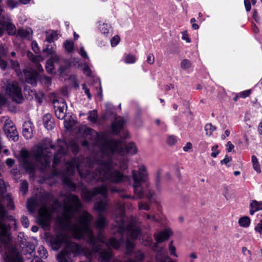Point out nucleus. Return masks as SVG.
<instances>
[{"label":"nucleus","instance_id":"1","mask_svg":"<svg viewBox=\"0 0 262 262\" xmlns=\"http://www.w3.org/2000/svg\"><path fill=\"white\" fill-rule=\"evenodd\" d=\"M108 190L113 193L121 192V189L118 188H108L105 185L91 190L86 187L81 190V197L84 201L90 202L96 197L94 208L99 212L96 226L100 229L97 237L91 228L93 217L87 211H83L76 222H72V218L80 211L82 207L77 195L73 194L66 195L63 203V213L62 217L59 219L61 227L70 231L75 238L85 241L91 247L90 254L101 262L107 261L113 258V253L111 247L118 249L124 243H125L127 254H130L135 248V244L132 240L137 239L141 233L140 227L135 223L131 222L126 225L124 205L118 203L113 217L117 224L114 230L117 232L118 238L112 237L106 241L102 230L107 225L103 213L108 208Z\"/></svg>","mask_w":262,"mask_h":262},{"label":"nucleus","instance_id":"2","mask_svg":"<svg viewBox=\"0 0 262 262\" xmlns=\"http://www.w3.org/2000/svg\"><path fill=\"white\" fill-rule=\"evenodd\" d=\"M84 133L86 141L83 142V145L88 146L92 143L98 146L100 149L99 155L102 161L98 167L101 171L97 173L99 174V178H102V182L108 180L113 183L130 185L134 193L139 199L145 198L151 202L155 193L149 188L148 172L144 165H139L138 170H132L130 176L123 175L118 170L110 174L108 173L110 168H114L117 165V162L112 160L109 153L117 152L120 156L125 153L135 155L137 152L135 144L129 142L125 144L119 140L105 139L92 128H88Z\"/></svg>","mask_w":262,"mask_h":262},{"label":"nucleus","instance_id":"3","mask_svg":"<svg viewBox=\"0 0 262 262\" xmlns=\"http://www.w3.org/2000/svg\"><path fill=\"white\" fill-rule=\"evenodd\" d=\"M88 128L85 129L84 130L83 137L84 139L82 142V145L86 147L89 149L97 147L99 149V152L96 153L95 157L93 160L75 157L70 161H67L66 157L68 154L69 149H70L73 155L76 156L79 151V145L74 141H71L68 144L66 141L58 139L57 140L58 150L54 154L52 165L55 174L57 175L58 173L57 171L55 169L56 165L63 162L66 166V172L68 174H74L76 168L80 177L88 183L92 184L98 181H102V178H99V174L97 173L100 171L98 166L101 163L102 161L101 156L99 155L100 152L99 147L98 146L93 145L92 143H90L88 146H84L83 145V142L86 141L84 132Z\"/></svg>","mask_w":262,"mask_h":262},{"label":"nucleus","instance_id":"4","mask_svg":"<svg viewBox=\"0 0 262 262\" xmlns=\"http://www.w3.org/2000/svg\"><path fill=\"white\" fill-rule=\"evenodd\" d=\"M50 245L55 251L58 250L62 246H64L57 256L58 262H71L72 258L76 256L80 251L79 245L71 242L69 235L63 233L53 236L50 239Z\"/></svg>","mask_w":262,"mask_h":262},{"label":"nucleus","instance_id":"5","mask_svg":"<svg viewBox=\"0 0 262 262\" xmlns=\"http://www.w3.org/2000/svg\"><path fill=\"white\" fill-rule=\"evenodd\" d=\"M4 251H5V262H6L7 256L10 258L11 262H24L17 248L12 244L10 225L0 221V253Z\"/></svg>","mask_w":262,"mask_h":262},{"label":"nucleus","instance_id":"6","mask_svg":"<svg viewBox=\"0 0 262 262\" xmlns=\"http://www.w3.org/2000/svg\"><path fill=\"white\" fill-rule=\"evenodd\" d=\"M47 150L48 148H44L41 146H37L34 150V157L36 161L41 165V171L50 167L52 154Z\"/></svg>","mask_w":262,"mask_h":262},{"label":"nucleus","instance_id":"7","mask_svg":"<svg viewBox=\"0 0 262 262\" xmlns=\"http://www.w3.org/2000/svg\"><path fill=\"white\" fill-rule=\"evenodd\" d=\"M6 92L14 102L17 103L22 102L23 96L21 88L18 82L14 81H7L6 85Z\"/></svg>","mask_w":262,"mask_h":262},{"label":"nucleus","instance_id":"8","mask_svg":"<svg viewBox=\"0 0 262 262\" xmlns=\"http://www.w3.org/2000/svg\"><path fill=\"white\" fill-rule=\"evenodd\" d=\"M171 234V231L169 229H166L163 231L160 232L158 234H155L154 237L156 240V243H152V241L150 238L146 241L144 244L145 246L151 247L154 251H158L159 246L158 243H162L167 240Z\"/></svg>","mask_w":262,"mask_h":262},{"label":"nucleus","instance_id":"9","mask_svg":"<svg viewBox=\"0 0 262 262\" xmlns=\"http://www.w3.org/2000/svg\"><path fill=\"white\" fill-rule=\"evenodd\" d=\"M117 152H113V153H109V155L112 158V160L114 162H117V165L115 166L114 168H110L108 170V173L109 174L112 173L114 172L116 170L119 171L120 172H121L123 175H124L123 173V172L125 171V170H127L128 168V159L126 157L124 156H120L119 159H116L115 158V154Z\"/></svg>","mask_w":262,"mask_h":262},{"label":"nucleus","instance_id":"10","mask_svg":"<svg viewBox=\"0 0 262 262\" xmlns=\"http://www.w3.org/2000/svg\"><path fill=\"white\" fill-rule=\"evenodd\" d=\"M18 241L19 242L20 246L22 248L23 253L26 255H29L28 259L31 258L35 250V245L31 242L27 241L24 237L23 233H20L18 236Z\"/></svg>","mask_w":262,"mask_h":262},{"label":"nucleus","instance_id":"11","mask_svg":"<svg viewBox=\"0 0 262 262\" xmlns=\"http://www.w3.org/2000/svg\"><path fill=\"white\" fill-rule=\"evenodd\" d=\"M4 130L8 138L14 141L18 139L16 127L11 120H7L3 127Z\"/></svg>","mask_w":262,"mask_h":262},{"label":"nucleus","instance_id":"12","mask_svg":"<svg viewBox=\"0 0 262 262\" xmlns=\"http://www.w3.org/2000/svg\"><path fill=\"white\" fill-rule=\"evenodd\" d=\"M5 193V192L0 194V215H1V210L3 209V211L4 212L2 216L0 217V221L2 222H4L3 220L5 219L7 214V211L5 208L4 203H7L8 207L11 209H13L14 208L13 202L12 198L10 197V195L7 194L6 196H4Z\"/></svg>","mask_w":262,"mask_h":262},{"label":"nucleus","instance_id":"13","mask_svg":"<svg viewBox=\"0 0 262 262\" xmlns=\"http://www.w3.org/2000/svg\"><path fill=\"white\" fill-rule=\"evenodd\" d=\"M54 105L55 114L56 116L59 119H63L66 117V113L64 112V107L67 108V105L65 101L61 99V100H53Z\"/></svg>","mask_w":262,"mask_h":262},{"label":"nucleus","instance_id":"14","mask_svg":"<svg viewBox=\"0 0 262 262\" xmlns=\"http://www.w3.org/2000/svg\"><path fill=\"white\" fill-rule=\"evenodd\" d=\"M52 59L58 64V72L60 74H64L71 67V63L69 60L63 59L59 55H54Z\"/></svg>","mask_w":262,"mask_h":262},{"label":"nucleus","instance_id":"15","mask_svg":"<svg viewBox=\"0 0 262 262\" xmlns=\"http://www.w3.org/2000/svg\"><path fill=\"white\" fill-rule=\"evenodd\" d=\"M0 26L6 30L8 33L10 35H14L16 34V28L9 17H0Z\"/></svg>","mask_w":262,"mask_h":262},{"label":"nucleus","instance_id":"16","mask_svg":"<svg viewBox=\"0 0 262 262\" xmlns=\"http://www.w3.org/2000/svg\"><path fill=\"white\" fill-rule=\"evenodd\" d=\"M24 74L26 82L32 85H36L39 76L36 71L32 69L30 70H24Z\"/></svg>","mask_w":262,"mask_h":262},{"label":"nucleus","instance_id":"17","mask_svg":"<svg viewBox=\"0 0 262 262\" xmlns=\"http://www.w3.org/2000/svg\"><path fill=\"white\" fill-rule=\"evenodd\" d=\"M125 123V120L123 118L121 117L116 118L111 124V130L113 133L115 135L119 134L123 129Z\"/></svg>","mask_w":262,"mask_h":262},{"label":"nucleus","instance_id":"18","mask_svg":"<svg viewBox=\"0 0 262 262\" xmlns=\"http://www.w3.org/2000/svg\"><path fill=\"white\" fill-rule=\"evenodd\" d=\"M20 156L23 160L24 166L25 168L31 171L34 170V166L29 160V153L25 149H23L20 151Z\"/></svg>","mask_w":262,"mask_h":262},{"label":"nucleus","instance_id":"19","mask_svg":"<svg viewBox=\"0 0 262 262\" xmlns=\"http://www.w3.org/2000/svg\"><path fill=\"white\" fill-rule=\"evenodd\" d=\"M45 47L42 51V57H48L50 55L53 57L54 55H58L56 54V46L55 43L44 44Z\"/></svg>","mask_w":262,"mask_h":262},{"label":"nucleus","instance_id":"20","mask_svg":"<svg viewBox=\"0 0 262 262\" xmlns=\"http://www.w3.org/2000/svg\"><path fill=\"white\" fill-rule=\"evenodd\" d=\"M43 124L48 130H52L54 127V119L50 114H47L43 117Z\"/></svg>","mask_w":262,"mask_h":262},{"label":"nucleus","instance_id":"21","mask_svg":"<svg viewBox=\"0 0 262 262\" xmlns=\"http://www.w3.org/2000/svg\"><path fill=\"white\" fill-rule=\"evenodd\" d=\"M31 123L30 122H25L23 125V135L26 139H29L32 137Z\"/></svg>","mask_w":262,"mask_h":262},{"label":"nucleus","instance_id":"22","mask_svg":"<svg viewBox=\"0 0 262 262\" xmlns=\"http://www.w3.org/2000/svg\"><path fill=\"white\" fill-rule=\"evenodd\" d=\"M31 33L32 30L30 28L28 29L19 28L16 32V35L17 37L29 39L31 38Z\"/></svg>","mask_w":262,"mask_h":262},{"label":"nucleus","instance_id":"23","mask_svg":"<svg viewBox=\"0 0 262 262\" xmlns=\"http://www.w3.org/2000/svg\"><path fill=\"white\" fill-rule=\"evenodd\" d=\"M57 39L58 34L57 31L52 30L46 32V41L48 43H54V40H57Z\"/></svg>","mask_w":262,"mask_h":262},{"label":"nucleus","instance_id":"24","mask_svg":"<svg viewBox=\"0 0 262 262\" xmlns=\"http://www.w3.org/2000/svg\"><path fill=\"white\" fill-rule=\"evenodd\" d=\"M50 216L48 214H41L38 221L39 224L43 227H47L50 224Z\"/></svg>","mask_w":262,"mask_h":262},{"label":"nucleus","instance_id":"25","mask_svg":"<svg viewBox=\"0 0 262 262\" xmlns=\"http://www.w3.org/2000/svg\"><path fill=\"white\" fill-rule=\"evenodd\" d=\"M156 258L158 262H174L168 256L162 253L161 250L158 251Z\"/></svg>","mask_w":262,"mask_h":262},{"label":"nucleus","instance_id":"26","mask_svg":"<svg viewBox=\"0 0 262 262\" xmlns=\"http://www.w3.org/2000/svg\"><path fill=\"white\" fill-rule=\"evenodd\" d=\"M63 184L68 187L71 191H75L76 189V185L74 183L70 178L64 177L62 180Z\"/></svg>","mask_w":262,"mask_h":262},{"label":"nucleus","instance_id":"27","mask_svg":"<svg viewBox=\"0 0 262 262\" xmlns=\"http://www.w3.org/2000/svg\"><path fill=\"white\" fill-rule=\"evenodd\" d=\"M42 204L46 205L54 198V195L51 192H46L41 194Z\"/></svg>","mask_w":262,"mask_h":262},{"label":"nucleus","instance_id":"28","mask_svg":"<svg viewBox=\"0 0 262 262\" xmlns=\"http://www.w3.org/2000/svg\"><path fill=\"white\" fill-rule=\"evenodd\" d=\"M63 47L67 52L71 53L74 50V42L72 40H67L63 43Z\"/></svg>","mask_w":262,"mask_h":262},{"label":"nucleus","instance_id":"29","mask_svg":"<svg viewBox=\"0 0 262 262\" xmlns=\"http://www.w3.org/2000/svg\"><path fill=\"white\" fill-rule=\"evenodd\" d=\"M98 118V114L96 110L90 111L88 113V120L93 123L96 122Z\"/></svg>","mask_w":262,"mask_h":262},{"label":"nucleus","instance_id":"30","mask_svg":"<svg viewBox=\"0 0 262 262\" xmlns=\"http://www.w3.org/2000/svg\"><path fill=\"white\" fill-rule=\"evenodd\" d=\"M239 225L243 227H248L250 224V219L248 216H244L241 217L238 220Z\"/></svg>","mask_w":262,"mask_h":262},{"label":"nucleus","instance_id":"31","mask_svg":"<svg viewBox=\"0 0 262 262\" xmlns=\"http://www.w3.org/2000/svg\"><path fill=\"white\" fill-rule=\"evenodd\" d=\"M27 57L28 58L32 61L33 63L37 62L40 61V58H42V56L38 55L37 56L34 55L31 52L28 51L27 53Z\"/></svg>","mask_w":262,"mask_h":262},{"label":"nucleus","instance_id":"32","mask_svg":"<svg viewBox=\"0 0 262 262\" xmlns=\"http://www.w3.org/2000/svg\"><path fill=\"white\" fill-rule=\"evenodd\" d=\"M155 187L156 189L159 191H160L161 190L160 170H158L156 174L155 178Z\"/></svg>","mask_w":262,"mask_h":262},{"label":"nucleus","instance_id":"33","mask_svg":"<svg viewBox=\"0 0 262 262\" xmlns=\"http://www.w3.org/2000/svg\"><path fill=\"white\" fill-rule=\"evenodd\" d=\"M216 129V127L213 126L211 123H208L205 126V130L207 135L210 136L212 134V132Z\"/></svg>","mask_w":262,"mask_h":262},{"label":"nucleus","instance_id":"34","mask_svg":"<svg viewBox=\"0 0 262 262\" xmlns=\"http://www.w3.org/2000/svg\"><path fill=\"white\" fill-rule=\"evenodd\" d=\"M38 253H39V258H46L48 257V252L45 247L42 246L39 247L38 249Z\"/></svg>","mask_w":262,"mask_h":262},{"label":"nucleus","instance_id":"35","mask_svg":"<svg viewBox=\"0 0 262 262\" xmlns=\"http://www.w3.org/2000/svg\"><path fill=\"white\" fill-rule=\"evenodd\" d=\"M111 28L110 24L103 23L102 25H99V29L101 32L104 34H107L109 32V29Z\"/></svg>","mask_w":262,"mask_h":262},{"label":"nucleus","instance_id":"36","mask_svg":"<svg viewBox=\"0 0 262 262\" xmlns=\"http://www.w3.org/2000/svg\"><path fill=\"white\" fill-rule=\"evenodd\" d=\"M55 63L52 59V57L48 60L46 62V68L49 73H52L53 69V64Z\"/></svg>","mask_w":262,"mask_h":262},{"label":"nucleus","instance_id":"37","mask_svg":"<svg viewBox=\"0 0 262 262\" xmlns=\"http://www.w3.org/2000/svg\"><path fill=\"white\" fill-rule=\"evenodd\" d=\"M191 65V62L186 59H183L181 62V67L184 70L188 69Z\"/></svg>","mask_w":262,"mask_h":262},{"label":"nucleus","instance_id":"38","mask_svg":"<svg viewBox=\"0 0 262 262\" xmlns=\"http://www.w3.org/2000/svg\"><path fill=\"white\" fill-rule=\"evenodd\" d=\"M40 80L41 83L46 85H49L51 83V78L47 76H41L40 77Z\"/></svg>","mask_w":262,"mask_h":262},{"label":"nucleus","instance_id":"39","mask_svg":"<svg viewBox=\"0 0 262 262\" xmlns=\"http://www.w3.org/2000/svg\"><path fill=\"white\" fill-rule=\"evenodd\" d=\"M28 189V184L26 181H23L20 183V190L23 194H26Z\"/></svg>","mask_w":262,"mask_h":262},{"label":"nucleus","instance_id":"40","mask_svg":"<svg viewBox=\"0 0 262 262\" xmlns=\"http://www.w3.org/2000/svg\"><path fill=\"white\" fill-rule=\"evenodd\" d=\"M120 40L119 36L115 35L111 39V44L112 47H114L116 46Z\"/></svg>","mask_w":262,"mask_h":262},{"label":"nucleus","instance_id":"41","mask_svg":"<svg viewBox=\"0 0 262 262\" xmlns=\"http://www.w3.org/2000/svg\"><path fill=\"white\" fill-rule=\"evenodd\" d=\"M22 225L25 228H28L29 226L30 223L28 218L25 216L22 215L20 219Z\"/></svg>","mask_w":262,"mask_h":262},{"label":"nucleus","instance_id":"42","mask_svg":"<svg viewBox=\"0 0 262 262\" xmlns=\"http://www.w3.org/2000/svg\"><path fill=\"white\" fill-rule=\"evenodd\" d=\"M169 251L171 255L178 257L176 253V247L173 245V242L171 241L169 244Z\"/></svg>","mask_w":262,"mask_h":262},{"label":"nucleus","instance_id":"43","mask_svg":"<svg viewBox=\"0 0 262 262\" xmlns=\"http://www.w3.org/2000/svg\"><path fill=\"white\" fill-rule=\"evenodd\" d=\"M7 4L8 7L13 9L17 7L18 2L16 0H7Z\"/></svg>","mask_w":262,"mask_h":262},{"label":"nucleus","instance_id":"44","mask_svg":"<svg viewBox=\"0 0 262 262\" xmlns=\"http://www.w3.org/2000/svg\"><path fill=\"white\" fill-rule=\"evenodd\" d=\"M136 61V58L133 55H128L126 56L125 62L127 63H133Z\"/></svg>","mask_w":262,"mask_h":262},{"label":"nucleus","instance_id":"45","mask_svg":"<svg viewBox=\"0 0 262 262\" xmlns=\"http://www.w3.org/2000/svg\"><path fill=\"white\" fill-rule=\"evenodd\" d=\"M259 205H260L259 202L256 200L252 201L250 205V208L254 209L255 211L259 210V208H258Z\"/></svg>","mask_w":262,"mask_h":262},{"label":"nucleus","instance_id":"46","mask_svg":"<svg viewBox=\"0 0 262 262\" xmlns=\"http://www.w3.org/2000/svg\"><path fill=\"white\" fill-rule=\"evenodd\" d=\"M32 49L35 54H38L40 53L39 48L37 42L35 41L32 42Z\"/></svg>","mask_w":262,"mask_h":262},{"label":"nucleus","instance_id":"47","mask_svg":"<svg viewBox=\"0 0 262 262\" xmlns=\"http://www.w3.org/2000/svg\"><path fill=\"white\" fill-rule=\"evenodd\" d=\"M177 141L176 137L174 136H169L167 139L168 144L170 145H174Z\"/></svg>","mask_w":262,"mask_h":262},{"label":"nucleus","instance_id":"48","mask_svg":"<svg viewBox=\"0 0 262 262\" xmlns=\"http://www.w3.org/2000/svg\"><path fill=\"white\" fill-rule=\"evenodd\" d=\"M83 72L87 76H90L91 75V70L89 66L85 64L83 69Z\"/></svg>","mask_w":262,"mask_h":262},{"label":"nucleus","instance_id":"49","mask_svg":"<svg viewBox=\"0 0 262 262\" xmlns=\"http://www.w3.org/2000/svg\"><path fill=\"white\" fill-rule=\"evenodd\" d=\"M218 147L217 145H215L212 147L211 149L213 152L211 154V156L213 158L216 157L217 155L219 154V151L217 150Z\"/></svg>","mask_w":262,"mask_h":262},{"label":"nucleus","instance_id":"50","mask_svg":"<svg viewBox=\"0 0 262 262\" xmlns=\"http://www.w3.org/2000/svg\"><path fill=\"white\" fill-rule=\"evenodd\" d=\"M139 208L140 210H149L150 209L148 204L146 203H143L142 202H140L139 203Z\"/></svg>","mask_w":262,"mask_h":262},{"label":"nucleus","instance_id":"51","mask_svg":"<svg viewBox=\"0 0 262 262\" xmlns=\"http://www.w3.org/2000/svg\"><path fill=\"white\" fill-rule=\"evenodd\" d=\"M232 160V158L231 157H229L228 155H226L225 158L221 161V164H226L228 167L229 166L227 165V164L230 162Z\"/></svg>","mask_w":262,"mask_h":262},{"label":"nucleus","instance_id":"52","mask_svg":"<svg viewBox=\"0 0 262 262\" xmlns=\"http://www.w3.org/2000/svg\"><path fill=\"white\" fill-rule=\"evenodd\" d=\"M82 89L84 91L85 94L87 95L88 99L91 100L92 98V95L90 93L89 89L86 87L85 84H82Z\"/></svg>","mask_w":262,"mask_h":262},{"label":"nucleus","instance_id":"53","mask_svg":"<svg viewBox=\"0 0 262 262\" xmlns=\"http://www.w3.org/2000/svg\"><path fill=\"white\" fill-rule=\"evenodd\" d=\"M79 53L81 56V57H82L84 58H86L87 59V58H89V56H88V55L87 54V53L84 50V49L83 47H80Z\"/></svg>","mask_w":262,"mask_h":262},{"label":"nucleus","instance_id":"54","mask_svg":"<svg viewBox=\"0 0 262 262\" xmlns=\"http://www.w3.org/2000/svg\"><path fill=\"white\" fill-rule=\"evenodd\" d=\"M255 230L259 233H262V219L260 222L257 224L255 227Z\"/></svg>","mask_w":262,"mask_h":262},{"label":"nucleus","instance_id":"55","mask_svg":"<svg viewBox=\"0 0 262 262\" xmlns=\"http://www.w3.org/2000/svg\"><path fill=\"white\" fill-rule=\"evenodd\" d=\"M250 93H251L250 90L245 91L241 92L239 94V96L240 97L245 98L248 97L250 95Z\"/></svg>","mask_w":262,"mask_h":262},{"label":"nucleus","instance_id":"56","mask_svg":"<svg viewBox=\"0 0 262 262\" xmlns=\"http://www.w3.org/2000/svg\"><path fill=\"white\" fill-rule=\"evenodd\" d=\"M7 67V63L6 61L3 60L2 57H0V68L2 70H4Z\"/></svg>","mask_w":262,"mask_h":262},{"label":"nucleus","instance_id":"57","mask_svg":"<svg viewBox=\"0 0 262 262\" xmlns=\"http://www.w3.org/2000/svg\"><path fill=\"white\" fill-rule=\"evenodd\" d=\"M147 61L148 63L152 64L155 61V57L152 54H149L147 58Z\"/></svg>","mask_w":262,"mask_h":262},{"label":"nucleus","instance_id":"58","mask_svg":"<svg viewBox=\"0 0 262 262\" xmlns=\"http://www.w3.org/2000/svg\"><path fill=\"white\" fill-rule=\"evenodd\" d=\"M192 148V145L190 142H187L186 145L183 147V150L185 151H189Z\"/></svg>","mask_w":262,"mask_h":262},{"label":"nucleus","instance_id":"59","mask_svg":"<svg viewBox=\"0 0 262 262\" xmlns=\"http://www.w3.org/2000/svg\"><path fill=\"white\" fill-rule=\"evenodd\" d=\"M35 71L37 70L39 72H41L43 71V68L41 65L39 63V61H37V62H35Z\"/></svg>","mask_w":262,"mask_h":262},{"label":"nucleus","instance_id":"60","mask_svg":"<svg viewBox=\"0 0 262 262\" xmlns=\"http://www.w3.org/2000/svg\"><path fill=\"white\" fill-rule=\"evenodd\" d=\"M7 50L2 46L0 47V57H3L7 55Z\"/></svg>","mask_w":262,"mask_h":262},{"label":"nucleus","instance_id":"61","mask_svg":"<svg viewBox=\"0 0 262 262\" xmlns=\"http://www.w3.org/2000/svg\"><path fill=\"white\" fill-rule=\"evenodd\" d=\"M226 146L227 147V150L228 152H231L234 148V145L231 143L230 141L227 142Z\"/></svg>","mask_w":262,"mask_h":262},{"label":"nucleus","instance_id":"62","mask_svg":"<svg viewBox=\"0 0 262 262\" xmlns=\"http://www.w3.org/2000/svg\"><path fill=\"white\" fill-rule=\"evenodd\" d=\"M15 163L14 160L10 158H8L6 161V164L9 167H12Z\"/></svg>","mask_w":262,"mask_h":262},{"label":"nucleus","instance_id":"63","mask_svg":"<svg viewBox=\"0 0 262 262\" xmlns=\"http://www.w3.org/2000/svg\"><path fill=\"white\" fill-rule=\"evenodd\" d=\"M244 4L245 6L246 9L247 11H249L251 9V4L249 0H244Z\"/></svg>","mask_w":262,"mask_h":262},{"label":"nucleus","instance_id":"64","mask_svg":"<svg viewBox=\"0 0 262 262\" xmlns=\"http://www.w3.org/2000/svg\"><path fill=\"white\" fill-rule=\"evenodd\" d=\"M30 262H42L41 258L37 256L34 257Z\"/></svg>","mask_w":262,"mask_h":262}]
</instances>
